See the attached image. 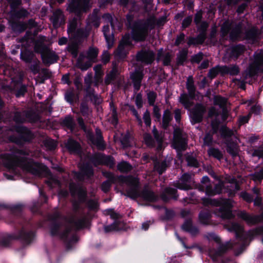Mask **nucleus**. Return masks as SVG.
Wrapping results in <instances>:
<instances>
[{"label": "nucleus", "instance_id": "obj_56", "mask_svg": "<svg viewBox=\"0 0 263 263\" xmlns=\"http://www.w3.org/2000/svg\"><path fill=\"white\" fill-rule=\"evenodd\" d=\"M143 197L149 201H153L155 199L154 193L152 191L145 192L143 194Z\"/></svg>", "mask_w": 263, "mask_h": 263}, {"label": "nucleus", "instance_id": "obj_40", "mask_svg": "<svg viewBox=\"0 0 263 263\" xmlns=\"http://www.w3.org/2000/svg\"><path fill=\"white\" fill-rule=\"evenodd\" d=\"M62 123L68 128L72 130L74 127V122L73 119L68 116L66 117L63 121Z\"/></svg>", "mask_w": 263, "mask_h": 263}, {"label": "nucleus", "instance_id": "obj_38", "mask_svg": "<svg viewBox=\"0 0 263 263\" xmlns=\"http://www.w3.org/2000/svg\"><path fill=\"white\" fill-rule=\"evenodd\" d=\"M187 51L185 49L181 50L177 55V63L182 64L186 59Z\"/></svg>", "mask_w": 263, "mask_h": 263}, {"label": "nucleus", "instance_id": "obj_27", "mask_svg": "<svg viewBox=\"0 0 263 263\" xmlns=\"http://www.w3.org/2000/svg\"><path fill=\"white\" fill-rule=\"evenodd\" d=\"M192 99L190 96L186 93H182L179 97V102L184 106L185 108H189L192 106L193 102L191 100Z\"/></svg>", "mask_w": 263, "mask_h": 263}, {"label": "nucleus", "instance_id": "obj_58", "mask_svg": "<svg viewBox=\"0 0 263 263\" xmlns=\"http://www.w3.org/2000/svg\"><path fill=\"white\" fill-rule=\"evenodd\" d=\"M123 146L124 148H127L128 147H133L134 146V142L132 141L130 138H125L121 141Z\"/></svg>", "mask_w": 263, "mask_h": 263}, {"label": "nucleus", "instance_id": "obj_9", "mask_svg": "<svg viewBox=\"0 0 263 263\" xmlns=\"http://www.w3.org/2000/svg\"><path fill=\"white\" fill-rule=\"evenodd\" d=\"M206 107L202 104H197L191 111V122L192 124L202 121Z\"/></svg>", "mask_w": 263, "mask_h": 263}, {"label": "nucleus", "instance_id": "obj_63", "mask_svg": "<svg viewBox=\"0 0 263 263\" xmlns=\"http://www.w3.org/2000/svg\"><path fill=\"white\" fill-rule=\"evenodd\" d=\"M192 22V17L191 16H189L185 18L182 24V27L183 28H185L187 27Z\"/></svg>", "mask_w": 263, "mask_h": 263}, {"label": "nucleus", "instance_id": "obj_10", "mask_svg": "<svg viewBox=\"0 0 263 263\" xmlns=\"http://www.w3.org/2000/svg\"><path fill=\"white\" fill-rule=\"evenodd\" d=\"M80 25V20L78 18H74L69 22L68 31L72 32L77 29V34L78 36L82 38L87 37L89 35V30L83 28H78Z\"/></svg>", "mask_w": 263, "mask_h": 263}, {"label": "nucleus", "instance_id": "obj_7", "mask_svg": "<svg viewBox=\"0 0 263 263\" xmlns=\"http://www.w3.org/2000/svg\"><path fill=\"white\" fill-rule=\"evenodd\" d=\"M89 0H71L68 9L70 12L79 13L89 8Z\"/></svg>", "mask_w": 263, "mask_h": 263}, {"label": "nucleus", "instance_id": "obj_4", "mask_svg": "<svg viewBox=\"0 0 263 263\" xmlns=\"http://www.w3.org/2000/svg\"><path fill=\"white\" fill-rule=\"evenodd\" d=\"M28 130L21 125L13 127L6 132V136L9 141L18 145H21L25 141L24 135L28 133Z\"/></svg>", "mask_w": 263, "mask_h": 263}, {"label": "nucleus", "instance_id": "obj_2", "mask_svg": "<svg viewBox=\"0 0 263 263\" xmlns=\"http://www.w3.org/2000/svg\"><path fill=\"white\" fill-rule=\"evenodd\" d=\"M17 154L15 156L5 155L4 158L6 160L7 163L10 166H18L23 169L35 174L37 172L38 164L33 162L31 160H28L24 157L18 156Z\"/></svg>", "mask_w": 263, "mask_h": 263}, {"label": "nucleus", "instance_id": "obj_54", "mask_svg": "<svg viewBox=\"0 0 263 263\" xmlns=\"http://www.w3.org/2000/svg\"><path fill=\"white\" fill-rule=\"evenodd\" d=\"M143 119L144 122L147 126H150L151 124V119L150 112L146 110L143 114Z\"/></svg>", "mask_w": 263, "mask_h": 263}, {"label": "nucleus", "instance_id": "obj_59", "mask_svg": "<svg viewBox=\"0 0 263 263\" xmlns=\"http://www.w3.org/2000/svg\"><path fill=\"white\" fill-rule=\"evenodd\" d=\"M186 161H187V163L189 165L195 167L198 166V162L196 159H195L193 157L190 156H187Z\"/></svg>", "mask_w": 263, "mask_h": 263}, {"label": "nucleus", "instance_id": "obj_5", "mask_svg": "<svg viewBox=\"0 0 263 263\" xmlns=\"http://www.w3.org/2000/svg\"><path fill=\"white\" fill-rule=\"evenodd\" d=\"M241 25H236L233 22L226 21L221 26V32L222 35L225 36L230 32L231 40H235L240 37L241 33Z\"/></svg>", "mask_w": 263, "mask_h": 263}, {"label": "nucleus", "instance_id": "obj_47", "mask_svg": "<svg viewBox=\"0 0 263 263\" xmlns=\"http://www.w3.org/2000/svg\"><path fill=\"white\" fill-rule=\"evenodd\" d=\"M33 54L32 52H24L21 54L22 59L26 63H30L33 59Z\"/></svg>", "mask_w": 263, "mask_h": 263}, {"label": "nucleus", "instance_id": "obj_21", "mask_svg": "<svg viewBox=\"0 0 263 263\" xmlns=\"http://www.w3.org/2000/svg\"><path fill=\"white\" fill-rule=\"evenodd\" d=\"M95 71V77L93 84L96 86H98L99 84L103 81V76L104 72L102 70V65L98 64L93 67Z\"/></svg>", "mask_w": 263, "mask_h": 263}, {"label": "nucleus", "instance_id": "obj_43", "mask_svg": "<svg viewBox=\"0 0 263 263\" xmlns=\"http://www.w3.org/2000/svg\"><path fill=\"white\" fill-rule=\"evenodd\" d=\"M208 154L210 156H212L219 160L222 158V154L218 149H209Z\"/></svg>", "mask_w": 263, "mask_h": 263}, {"label": "nucleus", "instance_id": "obj_28", "mask_svg": "<svg viewBox=\"0 0 263 263\" xmlns=\"http://www.w3.org/2000/svg\"><path fill=\"white\" fill-rule=\"evenodd\" d=\"M172 55L170 53L163 54L162 50H160L158 53L157 60H162L163 64L168 65L171 61Z\"/></svg>", "mask_w": 263, "mask_h": 263}, {"label": "nucleus", "instance_id": "obj_44", "mask_svg": "<svg viewBox=\"0 0 263 263\" xmlns=\"http://www.w3.org/2000/svg\"><path fill=\"white\" fill-rule=\"evenodd\" d=\"M152 132L154 137L156 141L159 143H161L163 140V134L162 133H159L155 126L153 127Z\"/></svg>", "mask_w": 263, "mask_h": 263}, {"label": "nucleus", "instance_id": "obj_19", "mask_svg": "<svg viewBox=\"0 0 263 263\" xmlns=\"http://www.w3.org/2000/svg\"><path fill=\"white\" fill-rule=\"evenodd\" d=\"M238 216L243 219L248 224H254L259 222L261 218L258 216H252L248 214L245 212H240Z\"/></svg>", "mask_w": 263, "mask_h": 263}, {"label": "nucleus", "instance_id": "obj_6", "mask_svg": "<svg viewBox=\"0 0 263 263\" xmlns=\"http://www.w3.org/2000/svg\"><path fill=\"white\" fill-rule=\"evenodd\" d=\"M213 204L221 206V217L224 219H230L232 217V214L230 211L233 206V203L231 200L221 199L217 201H214Z\"/></svg>", "mask_w": 263, "mask_h": 263}, {"label": "nucleus", "instance_id": "obj_23", "mask_svg": "<svg viewBox=\"0 0 263 263\" xmlns=\"http://www.w3.org/2000/svg\"><path fill=\"white\" fill-rule=\"evenodd\" d=\"M225 228L230 232H235L237 237L241 236L243 228L237 223H231L225 225Z\"/></svg>", "mask_w": 263, "mask_h": 263}, {"label": "nucleus", "instance_id": "obj_24", "mask_svg": "<svg viewBox=\"0 0 263 263\" xmlns=\"http://www.w3.org/2000/svg\"><path fill=\"white\" fill-rule=\"evenodd\" d=\"M103 31L107 44L108 47L109 48H111L114 43V36L113 33L112 32H110L108 25L104 26L103 28Z\"/></svg>", "mask_w": 263, "mask_h": 263}, {"label": "nucleus", "instance_id": "obj_8", "mask_svg": "<svg viewBox=\"0 0 263 263\" xmlns=\"http://www.w3.org/2000/svg\"><path fill=\"white\" fill-rule=\"evenodd\" d=\"M132 42L129 35H124L120 42L118 49L116 51V55L120 59L124 58Z\"/></svg>", "mask_w": 263, "mask_h": 263}, {"label": "nucleus", "instance_id": "obj_11", "mask_svg": "<svg viewBox=\"0 0 263 263\" xmlns=\"http://www.w3.org/2000/svg\"><path fill=\"white\" fill-rule=\"evenodd\" d=\"M250 77L255 75L258 71L263 72V54L257 55L255 61L247 70Z\"/></svg>", "mask_w": 263, "mask_h": 263}, {"label": "nucleus", "instance_id": "obj_13", "mask_svg": "<svg viewBox=\"0 0 263 263\" xmlns=\"http://www.w3.org/2000/svg\"><path fill=\"white\" fill-rule=\"evenodd\" d=\"M244 51L245 48L242 45H238L231 47L227 49L224 59L236 60Z\"/></svg>", "mask_w": 263, "mask_h": 263}, {"label": "nucleus", "instance_id": "obj_48", "mask_svg": "<svg viewBox=\"0 0 263 263\" xmlns=\"http://www.w3.org/2000/svg\"><path fill=\"white\" fill-rule=\"evenodd\" d=\"M11 27L15 31L22 32L25 29V25L22 23H12Z\"/></svg>", "mask_w": 263, "mask_h": 263}, {"label": "nucleus", "instance_id": "obj_22", "mask_svg": "<svg viewBox=\"0 0 263 263\" xmlns=\"http://www.w3.org/2000/svg\"><path fill=\"white\" fill-rule=\"evenodd\" d=\"M112 65L113 67L112 70L109 73H107L105 78L104 82L106 85L110 84L116 79L117 75L118 74V71L116 64L112 63Z\"/></svg>", "mask_w": 263, "mask_h": 263}, {"label": "nucleus", "instance_id": "obj_61", "mask_svg": "<svg viewBox=\"0 0 263 263\" xmlns=\"http://www.w3.org/2000/svg\"><path fill=\"white\" fill-rule=\"evenodd\" d=\"M232 247V244L231 242H228L226 245H222L220 248L219 252L217 253L218 255H220L221 254L223 253L224 252H225L228 249Z\"/></svg>", "mask_w": 263, "mask_h": 263}, {"label": "nucleus", "instance_id": "obj_16", "mask_svg": "<svg viewBox=\"0 0 263 263\" xmlns=\"http://www.w3.org/2000/svg\"><path fill=\"white\" fill-rule=\"evenodd\" d=\"M174 141L175 148H185L187 146L186 139L181 136V132L179 128L174 130Z\"/></svg>", "mask_w": 263, "mask_h": 263}, {"label": "nucleus", "instance_id": "obj_31", "mask_svg": "<svg viewBox=\"0 0 263 263\" xmlns=\"http://www.w3.org/2000/svg\"><path fill=\"white\" fill-rule=\"evenodd\" d=\"M223 66H216L209 70L208 77L211 79L215 78L218 73L224 74Z\"/></svg>", "mask_w": 263, "mask_h": 263}, {"label": "nucleus", "instance_id": "obj_34", "mask_svg": "<svg viewBox=\"0 0 263 263\" xmlns=\"http://www.w3.org/2000/svg\"><path fill=\"white\" fill-rule=\"evenodd\" d=\"M117 167L118 170L122 173H127L130 171L132 168V166L126 162H121L119 163Z\"/></svg>", "mask_w": 263, "mask_h": 263}, {"label": "nucleus", "instance_id": "obj_26", "mask_svg": "<svg viewBox=\"0 0 263 263\" xmlns=\"http://www.w3.org/2000/svg\"><path fill=\"white\" fill-rule=\"evenodd\" d=\"M96 135L97 136V140H95L94 136L92 133L88 132L87 134V138L91 141L92 143L97 146H101L102 144V137L101 136V131L99 129L96 130Z\"/></svg>", "mask_w": 263, "mask_h": 263}, {"label": "nucleus", "instance_id": "obj_41", "mask_svg": "<svg viewBox=\"0 0 263 263\" xmlns=\"http://www.w3.org/2000/svg\"><path fill=\"white\" fill-rule=\"evenodd\" d=\"M98 54V49L96 48L91 47L89 49V50L87 51V58L90 61L95 62L93 60L97 57Z\"/></svg>", "mask_w": 263, "mask_h": 263}, {"label": "nucleus", "instance_id": "obj_64", "mask_svg": "<svg viewBox=\"0 0 263 263\" xmlns=\"http://www.w3.org/2000/svg\"><path fill=\"white\" fill-rule=\"evenodd\" d=\"M262 172V168H261L259 172L255 173L253 176V179L255 181H261L263 179Z\"/></svg>", "mask_w": 263, "mask_h": 263}, {"label": "nucleus", "instance_id": "obj_55", "mask_svg": "<svg viewBox=\"0 0 263 263\" xmlns=\"http://www.w3.org/2000/svg\"><path fill=\"white\" fill-rule=\"evenodd\" d=\"M205 39L204 36L198 37L197 39L191 38L188 41V44H202Z\"/></svg>", "mask_w": 263, "mask_h": 263}, {"label": "nucleus", "instance_id": "obj_35", "mask_svg": "<svg viewBox=\"0 0 263 263\" xmlns=\"http://www.w3.org/2000/svg\"><path fill=\"white\" fill-rule=\"evenodd\" d=\"M167 167V164L165 161H163L161 162H156L154 165V168L160 174H161Z\"/></svg>", "mask_w": 263, "mask_h": 263}, {"label": "nucleus", "instance_id": "obj_33", "mask_svg": "<svg viewBox=\"0 0 263 263\" xmlns=\"http://www.w3.org/2000/svg\"><path fill=\"white\" fill-rule=\"evenodd\" d=\"M110 117L109 118V121L113 125H116L118 123V116L114 105L112 103H110Z\"/></svg>", "mask_w": 263, "mask_h": 263}, {"label": "nucleus", "instance_id": "obj_39", "mask_svg": "<svg viewBox=\"0 0 263 263\" xmlns=\"http://www.w3.org/2000/svg\"><path fill=\"white\" fill-rule=\"evenodd\" d=\"M44 146L46 148H55L58 146L57 141L49 138H46L43 140Z\"/></svg>", "mask_w": 263, "mask_h": 263}, {"label": "nucleus", "instance_id": "obj_53", "mask_svg": "<svg viewBox=\"0 0 263 263\" xmlns=\"http://www.w3.org/2000/svg\"><path fill=\"white\" fill-rule=\"evenodd\" d=\"M156 98V93L153 91H150L147 93V99L149 104L153 106L154 105Z\"/></svg>", "mask_w": 263, "mask_h": 263}, {"label": "nucleus", "instance_id": "obj_60", "mask_svg": "<svg viewBox=\"0 0 263 263\" xmlns=\"http://www.w3.org/2000/svg\"><path fill=\"white\" fill-rule=\"evenodd\" d=\"M144 142L148 146L151 145L153 143V139L150 134L145 133L143 135Z\"/></svg>", "mask_w": 263, "mask_h": 263}, {"label": "nucleus", "instance_id": "obj_36", "mask_svg": "<svg viewBox=\"0 0 263 263\" xmlns=\"http://www.w3.org/2000/svg\"><path fill=\"white\" fill-rule=\"evenodd\" d=\"M258 33L256 28H253L246 32V38L254 42L257 37Z\"/></svg>", "mask_w": 263, "mask_h": 263}, {"label": "nucleus", "instance_id": "obj_25", "mask_svg": "<svg viewBox=\"0 0 263 263\" xmlns=\"http://www.w3.org/2000/svg\"><path fill=\"white\" fill-rule=\"evenodd\" d=\"M186 86L189 92V96H190L192 99H194L195 95L196 88L194 85V81L192 76H189L187 78Z\"/></svg>", "mask_w": 263, "mask_h": 263}, {"label": "nucleus", "instance_id": "obj_29", "mask_svg": "<svg viewBox=\"0 0 263 263\" xmlns=\"http://www.w3.org/2000/svg\"><path fill=\"white\" fill-rule=\"evenodd\" d=\"M85 59V57L80 55L77 60V62L76 63V66L80 69L82 70H86L88 68L91 66V63L90 61L87 62L85 63H83V61Z\"/></svg>", "mask_w": 263, "mask_h": 263}, {"label": "nucleus", "instance_id": "obj_32", "mask_svg": "<svg viewBox=\"0 0 263 263\" xmlns=\"http://www.w3.org/2000/svg\"><path fill=\"white\" fill-rule=\"evenodd\" d=\"M223 69H224V74H230L234 76L237 75L239 72V68L236 65L223 66Z\"/></svg>", "mask_w": 263, "mask_h": 263}, {"label": "nucleus", "instance_id": "obj_62", "mask_svg": "<svg viewBox=\"0 0 263 263\" xmlns=\"http://www.w3.org/2000/svg\"><path fill=\"white\" fill-rule=\"evenodd\" d=\"M29 14L28 12L24 9H22L16 13V16L18 18L27 17Z\"/></svg>", "mask_w": 263, "mask_h": 263}, {"label": "nucleus", "instance_id": "obj_50", "mask_svg": "<svg viewBox=\"0 0 263 263\" xmlns=\"http://www.w3.org/2000/svg\"><path fill=\"white\" fill-rule=\"evenodd\" d=\"M79 143L72 139H69L66 144V148H80Z\"/></svg>", "mask_w": 263, "mask_h": 263}, {"label": "nucleus", "instance_id": "obj_1", "mask_svg": "<svg viewBox=\"0 0 263 263\" xmlns=\"http://www.w3.org/2000/svg\"><path fill=\"white\" fill-rule=\"evenodd\" d=\"M156 21L154 16H150L145 20L136 22L132 27V36L133 40L137 42L145 40L149 31L154 28Z\"/></svg>", "mask_w": 263, "mask_h": 263}, {"label": "nucleus", "instance_id": "obj_20", "mask_svg": "<svg viewBox=\"0 0 263 263\" xmlns=\"http://www.w3.org/2000/svg\"><path fill=\"white\" fill-rule=\"evenodd\" d=\"M191 179V176L188 174H184L181 177L180 181L176 183V186L179 189L187 190L191 189L188 184Z\"/></svg>", "mask_w": 263, "mask_h": 263}, {"label": "nucleus", "instance_id": "obj_15", "mask_svg": "<svg viewBox=\"0 0 263 263\" xmlns=\"http://www.w3.org/2000/svg\"><path fill=\"white\" fill-rule=\"evenodd\" d=\"M92 162L95 165L104 164L108 166L109 167H112L115 164L114 160L111 157L100 154H98L94 156Z\"/></svg>", "mask_w": 263, "mask_h": 263}, {"label": "nucleus", "instance_id": "obj_3", "mask_svg": "<svg viewBox=\"0 0 263 263\" xmlns=\"http://www.w3.org/2000/svg\"><path fill=\"white\" fill-rule=\"evenodd\" d=\"M34 51L41 53L42 61L46 65L57 62L59 59L55 51L42 44L36 43L34 46Z\"/></svg>", "mask_w": 263, "mask_h": 263}, {"label": "nucleus", "instance_id": "obj_17", "mask_svg": "<svg viewBox=\"0 0 263 263\" xmlns=\"http://www.w3.org/2000/svg\"><path fill=\"white\" fill-rule=\"evenodd\" d=\"M209 178L206 176H204L202 178V187L203 189H205L206 193L209 195H214L216 194L219 193L220 192V190L221 189L222 184L221 183H219L216 186L215 189L214 190H213L211 186L208 185V183L209 182Z\"/></svg>", "mask_w": 263, "mask_h": 263}, {"label": "nucleus", "instance_id": "obj_14", "mask_svg": "<svg viewBox=\"0 0 263 263\" xmlns=\"http://www.w3.org/2000/svg\"><path fill=\"white\" fill-rule=\"evenodd\" d=\"M155 53L150 50H142L137 54V60L146 64H151L155 59Z\"/></svg>", "mask_w": 263, "mask_h": 263}, {"label": "nucleus", "instance_id": "obj_30", "mask_svg": "<svg viewBox=\"0 0 263 263\" xmlns=\"http://www.w3.org/2000/svg\"><path fill=\"white\" fill-rule=\"evenodd\" d=\"M172 120V116L171 111L169 110L164 111L162 119V127L166 129L169 125V123Z\"/></svg>", "mask_w": 263, "mask_h": 263}, {"label": "nucleus", "instance_id": "obj_57", "mask_svg": "<svg viewBox=\"0 0 263 263\" xmlns=\"http://www.w3.org/2000/svg\"><path fill=\"white\" fill-rule=\"evenodd\" d=\"M203 142L204 146H211L213 142L212 136L210 134H207L203 139Z\"/></svg>", "mask_w": 263, "mask_h": 263}, {"label": "nucleus", "instance_id": "obj_51", "mask_svg": "<svg viewBox=\"0 0 263 263\" xmlns=\"http://www.w3.org/2000/svg\"><path fill=\"white\" fill-rule=\"evenodd\" d=\"M221 134L224 137H229L234 135V132L227 127H222L221 129Z\"/></svg>", "mask_w": 263, "mask_h": 263}, {"label": "nucleus", "instance_id": "obj_49", "mask_svg": "<svg viewBox=\"0 0 263 263\" xmlns=\"http://www.w3.org/2000/svg\"><path fill=\"white\" fill-rule=\"evenodd\" d=\"M68 51L70 52L74 58L78 55V46L75 44L69 45L67 47Z\"/></svg>", "mask_w": 263, "mask_h": 263}, {"label": "nucleus", "instance_id": "obj_46", "mask_svg": "<svg viewBox=\"0 0 263 263\" xmlns=\"http://www.w3.org/2000/svg\"><path fill=\"white\" fill-rule=\"evenodd\" d=\"M81 112L83 116H89L91 113V110L89 109L87 104L85 102H83L80 106Z\"/></svg>", "mask_w": 263, "mask_h": 263}, {"label": "nucleus", "instance_id": "obj_45", "mask_svg": "<svg viewBox=\"0 0 263 263\" xmlns=\"http://www.w3.org/2000/svg\"><path fill=\"white\" fill-rule=\"evenodd\" d=\"M143 76V74L142 73V71L140 70H137L132 73L131 75V78L132 79L133 81L141 82Z\"/></svg>", "mask_w": 263, "mask_h": 263}, {"label": "nucleus", "instance_id": "obj_18", "mask_svg": "<svg viewBox=\"0 0 263 263\" xmlns=\"http://www.w3.org/2000/svg\"><path fill=\"white\" fill-rule=\"evenodd\" d=\"M51 20L54 27H58L64 24L65 21L63 12L60 9H58L53 12Z\"/></svg>", "mask_w": 263, "mask_h": 263}, {"label": "nucleus", "instance_id": "obj_52", "mask_svg": "<svg viewBox=\"0 0 263 263\" xmlns=\"http://www.w3.org/2000/svg\"><path fill=\"white\" fill-rule=\"evenodd\" d=\"M92 73H88L84 78V83L86 85L87 89H89L91 87L92 84Z\"/></svg>", "mask_w": 263, "mask_h": 263}, {"label": "nucleus", "instance_id": "obj_37", "mask_svg": "<svg viewBox=\"0 0 263 263\" xmlns=\"http://www.w3.org/2000/svg\"><path fill=\"white\" fill-rule=\"evenodd\" d=\"M176 190L172 188H166L165 190L164 193L162 195V198L164 200L166 201L167 199L166 196H169L172 198H176Z\"/></svg>", "mask_w": 263, "mask_h": 263}, {"label": "nucleus", "instance_id": "obj_42", "mask_svg": "<svg viewBox=\"0 0 263 263\" xmlns=\"http://www.w3.org/2000/svg\"><path fill=\"white\" fill-rule=\"evenodd\" d=\"M227 99L221 97L219 96L215 97L214 99V103L216 105H219L221 108L224 107L227 103Z\"/></svg>", "mask_w": 263, "mask_h": 263}, {"label": "nucleus", "instance_id": "obj_12", "mask_svg": "<svg viewBox=\"0 0 263 263\" xmlns=\"http://www.w3.org/2000/svg\"><path fill=\"white\" fill-rule=\"evenodd\" d=\"M125 182L130 186V189L127 191V196L133 199L138 197L139 194L137 187L138 179L129 176L125 178Z\"/></svg>", "mask_w": 263, "mask_h": 263}]
</instances>
